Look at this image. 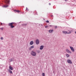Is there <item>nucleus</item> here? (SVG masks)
Wrapping results in <instances>:
<instances>
[{
    "instance_id": "f257e3e1",
    "label": "nucleus",
    "mask_w": 76,
    "mask_h": 76,
    "mask_svg": "<svg viewBox=\"0 0 76 76\" xmlns=\"http://www.w3.org/2000/svg\"><path fill=\"white\" fill-rule=\"evenodd\" d=\"M14 23L13 22L10 23L8 24V26L10 27L11 28H13L15 27V26L13 25Z\"/></svg>"
},
{
    "instance_id": "f03ea898",
    "label": "nucleus",
    "mask_w": 76,
    "mask_h": 76,
    "mask_svg": "<svg viewBox=\"0 0 76 76\" xmlns=\"http://www.w3.org/2000/svg\"><path fill=\"white\" fill-rule=\"evenodd\" d=\"M31 54L33 56H36V55H37V53L35 52L32 51L31 52Z\"/></svg>"
},
{
    "instance_id": "7ed1b4c3",
    "label": "nucleus",
    "mask_w": 76,
    "mask_h": 76,
    "mask_svg": "<svg viewBox=\"0 0 76 76\" xmlns=\"http://www.w3.org/2000/svg\"><path fill=\"white\" fill-rule=\"evenodd\" d=\"M4 2L5 3L9 4L10 3V0H5Z\"/></svg>"
},
{
    "instance_id": "20e7f679",
    "label": "nucleus",
    "mask_w": 76,
    "mask_h": 76,
    "mask_svg": "<svg viewBox=\"0 0 76 76\" xmlns=\"http://www.w3.org/2000/svg\"><path fill=\"white\" fill-rule=\"evenodd\" d=\"M63 33H64V34H71V31H70L69 32H68L67 31H63Z\"/></svg>"
},
{
    "instance_id": "39448f33",
    "label": "nucleus",
    "mask_w": 76,
    "mask_h": 76,
    "mask_svg": "<svg viewBox=\"0 0 76 76\" xmlns=\"http://www.w3.org/2000/svg\"><path fill=\"white\" fill-rule=\"evenodd\" d=\"M36 44L38 45L39 44V41L38 39H37L36 41Z\"/></svg>"
},
{
    "instance_id": "423d86ee",
    "label": "nucleus",
    "mask_w": 76,
    "mask_h": 76,
    "mask_svg": "<svg viewBox=\"0 0 76 76\" xmlns=\"http://www.w3.org/2000/svg\"><path fill=\"white\" fill-rule=\"evenodd\" d=\"M67 62L68 63H69V64H72V61L68 59L67 60Z\"/></svg>"
},
{
    "instance_id": "0eeeda50",
    "label": "nucleus",
    "mask_w": 76,
    "mask_h": 76,
    "mask_svg": "<svg viewBox=\"0 0 76 76\" xmlns=\"http://www.w3.org/2000/svg\"><path fill=\"white\" fill-rule=\"evenodd\" d=\"M66 52H67L68 53H69L70 54H72V52L70 51V50H68V49H66Z\"/></svg>"
},
{
    "instance_id": "6e6552de",
    "label": "nucleus",
    "mask_w": 76,
    "mask_h": 76,
    "mask_svg": "<svg viewBox=\"0 0 76 76\" xmlns=\"http://www.w3.org/2000/svg\"><path fill=\"white\" fill-rule=\"evenodd\" d=\"M70 48L72 51L74 52L75 51V49L73 48L72 47H70Z\"/></svg>"
},
{
    "instance_id": "1a4fd4ad",
    "label": "nucleus",
    "mask_w": 76,
    "mask_h": 76,
    "mask_svg": "<svg viewBox=\"0 0 76 76\" xmlns=\"http://www.w3.org/2000/svg\"><path fill=\"white\" fill-rule=\"evenodd\" d=\"M8 6L9 5H8L7 4H6L3 6V7H8Z\"/></svg>"
},
{
    "instance_id": "9d476101",
    "label": "nucleus",
    "mask_w": 76,
    "mask_h": 76,
    "mask_svg": "<svg viewBox=\"0 0 76 76\" xmlns=\"http://www.w3.org/2000/svg\"><path fill=\"white\" fill-rule=\"evenodd\" d=\"M44 48V46L42 45L40 46V50H42Z\"/></svg>"
},
{
    "instance_id": "9b49d317",
    "label": "nucleus",
    "mask_w": 76,
    "mask_h": 76,
    "mask_svg": "<svg viewBox=\"0 0 76 76\" xmlns=\"http://www.w3.org/2000/svg\"><path fill=\"white\" fill-rule=\"evenodd\" d=\"M9 68L10 69V70H13V67H12V66H9Z\"/></svg>"
},
{
    "instance_id": "f8f14e48",
    "label": "nucleus",
    "mask_w": 76,
    "mask_h": 76,
    "mask_svg": "<svg viewBox=\"0 0 76 76\" xmlns=\"http://www.w3.org/2000/svg\"><path fill=\"white\" fill-rule=\"evenodd\" d=\"M14 11L15 12H17V13H19L20 11L19 10H14Z\"/></svg>"
},
{
    "instance_id": "ddd939ff",
    "label": "nucleus",
    "mask_w": 76,
    "mask_h": 76,
    "mask_svg": "<svg viewBox=\"0 0 76 76\" xmlns=\"http://www.w3.org/2000/svg\"><path fill=\"white\" fill-rule=\"evenodd\" d=\"M53 31H54L53 30H49V32L50 33H51L52 32H53Z\"/></svg>"
},
{
    "instance_id": "4468645a",
    "label": "nucleus",
    "mask_w": 76,
    "mask_h": 76,
    "mask_svg": "<svg viewBox=\"0 0 76 76\" xmlns=\"http://www.w3.org/2000/svg\"><path fill=\"white\" fill-rule=\"evenodd\" d=\"M8 71L9 72H10V73H11V74H12V71H11V70H10V69H9L8 70Z\"/></svg>"
},
{
    "instance_id": "2eb2a0df",
    "label": "nucleus",
    "mask_w": 76,
    "mask_h": 76,
    "mask_svg": "<svg viewBox=\"0 0 76 76\" xmlns=\"http://www.w3.org/2000/svg\"><path fill=\"white\" fill-rule=\"evenodd\" d=\"M34 44V42H33V41H31L30 42V45H32V44Z\"/></svg>"
},
{
    "instance_id": "dca6fc26",
    "label": "nucleus",
    "mask_w": 76,
    "mask_h": 76,
    "mask_svg": "<svg viewBox=\"0 0 76 76\" xmlns=\"http://www.w3.org/2000/svg\"><path fill=\"white\" fill-rule=\"evenodd\" d=\"M69 56H70V55H69L68 54H66V56L67 57H69Z\"/></svg>"
},
{
    "instance_id": "f3484780",
    "label": "nucleus",
    "mask_w": 76,
    "mask_h": 76,
    "mask_svg": "<svg viewBox=\"0 0 76 76\" xmlns=\"http://www.w3.org/2000/svg\"><path fill=\"white\" fill-rule=\"evenodd\" d=\"M13 59H11L10 60V61H13Z\"/></svg>"
},
{
    "instance_id": "a211bd4d",
    "label": "nucleus",
    "mask_w": 76,
    "mask_h": 76,
    "mask_svg": "<svg viewBox=\"0 0 76 76\" xmlns=\"http://www.w3.org/2000/svg\"><path fill=\"white\" fill-rule=\"evenodd\" d=\"M42 76H45V74L44 73H43L42 74Z\"/></svg>"
},
{
    "instance_id": "6ab92c4d",
    "label": "nucleus",
    "mask_w": 76,
    "mask_h": 76,
    "mask_svg": "<svg viewBox=\"0 0 76 76\" xmlns=\"http://www.w3.org/2000/svg\"><path fill=\"white\" fill-rule=\"evenodd\" d=\"M0 29H1V30H3L4 29V28L3 27H2L0 28Z\"/></svg>"
},
{
    "instance_id": "aec40b11",
    "label": "nucleus",
    "mask_w": 76,
    "mask_h": 76,
    "mask_svg": "<svg viewBox=\"0 0 76 76\" xmlns=\"http://www.w3.org/2000/svg\"><path fill=\"white\" fill-rule=\"evenodd\" d=\"M48 26H45V28H48Z\"/></svg>"
},
{
    "instance_id": "412c9836",
    "label": "nucleus",
    "mask_w": 76,
    "mask_h": 76,
    "mask_svg": "<svg viewBox=\"0 0 76 76\" xmlns=\"http://www.w3.org/2000/svg\"><path fill=\"white\" fill-rule=\"evenodd\" d=\"M31 47V48H34V46H32Z\"/></svg>"
},
{
    "instance_id": "4be33fe9",
    "label": "nucleus",
    "mask_w": 76,
    "mask_h": 76,
    "mask_svg": "<svg viewBox=\"0 0 76 76\" xmlns=\"http://www.w3.org/2000/svg\"><path fill=\"white\" fill-rule=\"evenodd\" d=\"M46 23H49V21L48 20L46 21Z\"/></svg>"
},
{
    "instance_id": "5701e85b",
    "label": "nucleus",
    "mask_w": 76,
    "mask_h": 76,
    "mask_svg": "<svg viewBox=\"0 0 76 76\" xmlns=\"http://www.w3.org/2000/svg\"><path fill=\"white\" fill-rule=\"evenodd\" d=\"M1 39L2 40L3 39V37H1Z\"/></svg>"
},
{
    "instance_id": "b1692460",
    "label": "nucleus",
    "mask_w": 76,
    "mask_h": 76,
    "mask_svg": "<svg viewBox=\"0 0 76 76\" xmlns=\"http://www.w3.org/2000/svg\"><path fill=\"white\" fill-rule=\"evenodd\" d=\"M26 10H27V11L28 10L27 7L26 8Z\"/></svg>"
},
{
    "instance_id": "393cba45",
    "label": "nucleus",
    "mask_w": 76,
    "mask_h": 76,
    "mask_svg": "<svg viewBox=\"0 0 76 76\" xmlns=\"http://www.w3.org/2000/svg\"><path fill=\"white\" fill-rule=\"evenodd\" d=\"M29 50H31V48H29Z\"/></svg>"
},
{
    "instance_id": "a878e982",
    "label": "nucleus",
    "mask_w": 76,
    "mask_h": 76,
    "mask_svg": "<svg viewBox=\"0 0 76 76\" xmlns=\"http://www.w3.org/2000/svg\"><path fill=\"white\" fill-rule=\"evenodd\" d=\"M55 28H57V26H55Z\"/></svg>"
},
{
    "instance_id": "bb28decb",
    "label": "nucleus",
    "mask_w": 76,
    "mask_h": 76,
    "mask_svg": "<svg viewBox=\"0 0 76 76\" xmlns=\"http://www.w3.org/2000/svg\"><path fill=\"white\" fill-rule=\"evenodd\" d=\"M0 24L1 25H3V23H1Z\"/></svg>"
},
{
    "instance_id": "cd10ccee",
    "label": "nucleus",
    "mask_w": 76,
    "mask_h": 76,
    "mask_svg": "<svg viewBox=\"0 0 76 76\" xmlns=\"http://www.w3.org/2000/svg\"><path fill=\"white\" fill-rule=\"evenodd\" d=\"M49 5H51V4L50 3H49Z\"/></svg>"
},
{
    "instance_id": "c85d7f7f",
    "label": "nucleus",
    "mask_w": 76,
    "mask_h": 76,
    "mask_svg": "<svg viewBox=\"0 0 76 76\" xmlns=\"http://www.w3.org/2000/svg\"><path fill=\"white\" fill-rule=\"evenodd\" d=\"M65 1H67V0H65Z\"/></svg>"
},
{
    "instance_id": "c756f323",
    "label": "nucleus",
    "mask_w": 76,
    "mask_h": 76,
    "mask_svg": "<svg viewBox=\"0 0 76 76\" xmlns=\"http://www.w3.org/2000/svg\"><path fill=\"white\" fill-rule=\"evenodd\" d=\"M50 26H51V25H50Z\"/></svg>"
},
{
    "instance_id": "7c9ffc66",
    "label": "nucleus",
    "mask_w": 76,
    "mask_h": 76,
    "mask_svg": "<svg viewBox=\"0 0 76 76\" xmlns=\"http://www.w3.org/2000/svg\"><path fill=\"white\" fill-rule=\"evenodd\" d=\"M75 33L76 34V31L75 32Z\"/></svg>"
},
{
    "instance_id": "2f4dec72",
    "label": "nucleus",
    "mask_w": 76,
    "mask_h": 76,
    "mask_svg": "<svg viewBox=\"0 0 76 76\" xmlns=\"http://www.w3.org/2000/svg\"><path fill=\"white\" fill-rule=\"evenodd\" d=\"M51 17L53 16H51Z\"/></svg>"
}]
</instances>
